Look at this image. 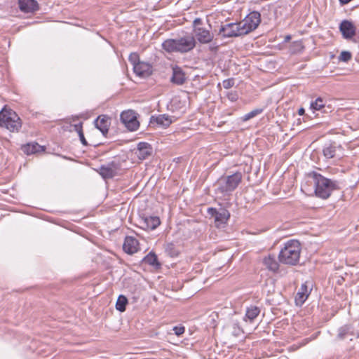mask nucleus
I'll use <instances>...</instances> for the list:
<instances>
[{
  "label": "nucleus",
  "mask_w": 359,
  "mask_h": 359,
  "mask_svg": "<svg viewBox=\"0 0 359 359\" xmlns=\"http://www.w3.org/2000/svg\"><path fill=\"white\" fill-rule=\"evenodd\" d=\"M193 33L194 36H185L177 39L165 40L162 44L163 48L168 53H187L196 47V39L199 43L205 44L210 43L214 38V34L203 26L201 18H196L194 20Z\"/></svg>",
  "instance_id": "f257e3e1"
},
{
  "label": "nucleus",
  "mask_w": 359,
  "mask_h": 359,
  "mask_svg": "<svg viewBox=\"0 0 359 359\" xmlns=\"http://www.w3.org/2000/svg\"><path fill=\"white\" fill-rule=\"evenodd\" d=\"M306 177L314 184V193L316 196L325 200L336 189V184L332 180L325 177L316 172H311L306 174Z\"/></svg>",
  "instance_id": "f03ea898"
},
{
  "label": "nucleus",
  "mask_w": 359,
  "mask_h": 359,
  "mask_svg": "<svg viewBox=\"0 0 359 359\" xmlns=\"http://www.w3.org/2000/svg\"><path fill=\"white\" fill-rule=\"evenodd\" d=\"M301 252V243L297 240H290L285 243L279 252V262L284 264L294 266L299 261Z\"/></svg>",
  "instance_id": "7ed1b4c3"
},
{
  "label": "nucleus",
  "mask_w": 359,
  "mask_h": 359,
  "mask_svg": "<svg viewBox=\"0 0 359 359\" xmlns=\"http://www.w3.org/2000/svg\"><path fill=\"white\" fill-rule=\"evenodd\" d=\"M22 126V121L18 114L8 106L0 111V128L11 133H18Z\"/></svg>",
  "instance_id": "20e7f679"
},
{
  "label": "nucleus",
  "mask_w": 359,
  "mask_h": 359,
  "mask_svg": "<svg viewBox=\"0 0 359 359\" xmlns=\"http://www.w3.org/2000/svg\"><path fill=\"white\" fill-rule=\"evenodd\" d=\"M243 181V174L236 172L232 175L223 176L218 180V189L222 193L231 192L234 191Z\"/></svg>",
  "instance_id": "39448f33"
},
{
  "label": "nucleus",
  "mask_w": 359,
  "mask_h": 359,
  "mask_svg": "<svg viewBox=\"0 0 359 359\" xmlns=\"http://www.w3.org/2000/svg\"><path fill=\"white\" fill-rule=\"evenodd\" d=\"M261 22V15L259 12L250 13L242 21L239 22L241 33L247 34L255 30Z\"/></svg>",
  "instance_id": "423d86ee"
},
{
  "label": "nucleus",
  "mask_w": 359,
  "mask_h": 359,
  "mask_svg": "<svg viewBox=\"0 0 359 359\" xmlns=\"http://www.w3.org/2000/svg\"><path fill=\"white\" fill-rule=\"evenodd\" d=\"M121 120L126 127L131 130H137L140 127L136 113L131 109L123 111L121 114Z\"/></svg>",
  "instance_id": "0eeeda50"
},
{
  "label": "nucleus",
  "mask_w": 359,
  "mask_h": 359,
  "mask_svg": "<svg viewBox=\"0 0 359 359\" xmlns=\"http://www.w3.org/2000/svg\"><path fill=\"white\" fill-rule=\"evenodd\" d=\"M219 34L222 37H235L243 35L241 29L238 23H229L221 27Z\"/></svg>",
  "instance_id": "6e6552de"
},
{
  "label": "nucleus",
  "mask_w": 359,
  "mask_h": 359,
  "mask_svg": "<svg viewBox=\"0 0 359 359\" xmlns=\"http://www.w3.org/2000/svg\"><path fill=\"white\" fill-rule=\"evenodd\" d=\"M208 212L215 217V223L217 227L226 224L230 217L229 212L225 209L217 211L214 208H209Z\"/></svg>",
  "instance_id": "1a4fd4ad"
},
{
  "label": "nucleus",
  "mask_w": 359,
  "mask_h": 359,
  "mask_svg": "<svg viewBox=\"0 0 359 359\" xmlns=\"http://www.w3.org/2000/svg\"><path fill=\"white\" fill-rule=\"evenodd\" d=\"M123 251L128 255H133L140 250V243L133 236H126L123 245Z\"/></svg>",
  "instance_id": "9d476101"
},
{
  "label": "nucleus",
  "mask_w": 359,
  "mask_h": 359,
  "mask_svg": "<svg viewBox=\"0 0 359 359\" xmlns=\"http://www.w3.org/2000/svg\"><path fill=\"white\" fill-rule=\"evenodd\" d=\"M339 30L345 39H351L355 35V27L348 20H343L339 25Z\"/></svg>",
  "instance_id": "9b49d317"
},
{
  "label": "nucleus",
  "mask_w": 359,
  "mask_h": 359,
  "mask_svg": "<svg viewBox=\"0 0 359 359\" xmlns=\"http://www.w3.org/2000/svg\"><path fill=\"white\" fill-rule=\"evenodd\" d=\"M118 170V165L115 162H111L107 165L101 166L99 170V173L103 178L109 179L114 177Z\"/></svg>",
  "instance_id": "f8f14e48"
},
{
  "label": "nucleus",
  "mask_w": 359,
  "mask_h": 359,
  "mask_svg": "<svg viewBox=\"0 0 359 359\" xmlns=\"http://www.w3.org/2000/svg\"><path fill=\"white\" fill-rule=\"evenodd\" d=\"M134 72L139 76L141 77H147L150 76L152 74V66L148 63L144 62H140L137 63L133 67Z\"/></svg>",
  "instance_id": "ddd939ff"
},
{
  "label": "nucleus",
  "mask_w": 359,
  "mask_h": 359,
  "mask_svg": "<svg viewBox=\"0 0 359 359\" xmlns=\"http://www.w3.org/2000/svg\"><path fill=\"white\" fill-rule=\"evenodd\" d=\"M19 8L22 12L34 13L39 9V4L35 0H18Z\"/></svg>",
  "instance_id": "4468645a"
},
{
  "label": "nucleus",
  "mask_w": 359,
  "mask_h": 359,
  "mask_svg": "<svg viewBox=\"0 0 359 359\" xmlns=\"http://www.w3.org/2000/svg\"><path fill=\"white\" fill-rule=\"evenodd\" d=\"M151 124H156L162 128H168L172 123L171 117L166 114H160L156 116H151L150 120Z\"/></svg>",
  "instance_id": "2eb2a0df"
},
{
  "label": "nucleus",
  "mask_w": 359,
  "mask_h": 359,
  "mask_svg": "<svg viewBox=\"0 0 359 359\" xmlns=\"http://www.w3.org/2000/svg\"><path fill=\"white\" fill-rule=\"evenodd\" d=\"M152 152L151 145L144 142H141L137 144V157L140 160H144L149 157Z\"/></svg>",
  "instance_id": "dca6fc26"
},
{
  "label": "nucleus",
  "mask_w": 359,
  "mask_h": 359,
  "mask_svg": "<svg viewBox=\"0 0 359 359\" xmlns=\"http://www.w3.org/2000/svg\"><path fill=\"white\" fill-rule=\"evenodd\" d=\"M110 118L106 115L99 116L95 121V126L103 134L108 133L110 126Z\"/></svg>",
  "instance_id": "f3484780"
},
{
  "label": "nucleus",
  "mask_w": 359,
  "mask_h": 359,
  "mask_svg": "<svg viewBox=\"0 0 359 359\" xmlns=\"http://www.w3.org/2000/svg\"><path fill=\"white\" fill-rule=\"evenodd\" d=\"M172 83L177 85H182L186 81V76L182 69L175 66L172 67V76L170 79Z\"/></svg>",
  "instance_id": "a211bd4d"
},
{
  "label": "nucleus",
  "mask_w": 359,
  "mask_h": 359,
  "mask_svg": "<svg viewBox=\"0 0 359 359\" xmlns=\"http://www.w3.org/2000/svg\"><path fill=\"white\" fill-rule=\"evenodd\" d=\"M22 150L27 155L42 153L45 151V147L41 146L36 142L28 143L22 147Z\"/></svg>",
  "instance_id": "6ab92c4d"
},
{
  "label": "nucleus",
  "mask_w": 359,
  "mask_h": 359,
  "mask_svg": "<svg viewBox=\"0 0 359 359\" xmlns=\"http://www.w3.org/2000/svg\"><path fill=\"white\" fill-rule=\"evenodd\" d=\"M263 264L269 271L273 272H276L279 269V264L273 255H269L265 257L263 259Z\"/></svg>",
  "instance_id": "aec40b11"
},
{
  "label": "nucleus",
  "mask_w": 359,
  "mask_h": 359,
  "mask_svg": "<svg viewBox=\"0 0 359 359\" xmlns=\"http://www.w3.org/2000/svg\"><path fill=\"white\" fill-rule=\"evenodd\" d=\"M144 223L146 228L149 230H154L160 226L161 222L157 216H149L144 218Z\"/></svg>",
  "instance_id": "412c9836"
},
{
  "label": "nucleus",
  "mask_w": 359,
  "mask_h": 359,
  "mask_svg": "<svg viewBox=\"0 0 359 359\" xmlns=\"http://www.w3.org/2000/svg\"><path fill=\"white\" fill-rule=\"evenodd\" d=\"M309 293L307 286L302 285L300 290L297 293L295 297V302L297 305H302L308 298Z\"/></svg>",
  "instance_id": "4be33fe9"
},
{
  "label": "nucleus",
  "mask_w": 359,
  "mask_h": 359,
  "mask_svg": "<svg viewBox=\"0 0 359 359\" xmlns=\"http://www.w3.org/2000/svg\"><path fill=\"white\" fill-rule=\"evenodd\" d=\"M260 310L257 306H253L248 308L245 316V320L248 319L250 321L254 320L259 314Z\"/></svg>",
  "instance_id": "5701e85b"
},
{
  "label": "nucleus",
  "mask_w": 359,
  "mask_h": 359,
  "mask_svg": "<svg viewBox=\"0 0 359 359\" xmlns=\"http://www.w3.org/2000/svg\"><path fill=\"white\" fill-rule=\"evenodd\" d=\"M143 262L153 266H160V264L158 262L157 256L152 252H149L144 257Z\"/></svg>",
  "instance_id": "b1692460"
},
{
  "label": "nucleus",
  "mask_w": 359,
  "mask_h": 359,
  "mask_svg": "<svg viewBox=\"0 0 359 359\" xmlns=\"http://www.w3.org/2000/svg\"><path fill=\"white\" fill-rule=\"evenodd\" d=\"M127 304L128 299L124 295H120L116 303V309L121 312H123L126 311Z\"/></svg>",
  "instance_id": "393cba45"
},
{
  "label": "nucleus",
  "mask_w": 359,
  "mask_h": 359,
  "mask_svg": "<svg viewBox=\"0 0 359 359\" xmlns=\"http://www.w3.org/2000/svg\"><path fill=\"white\" fill-rule=\"evenodd\" d=\"M323 154L327 158H334L336 154V147L333 145L326 147L323 149Z\"/></svg>",
  "instance_id": "a878e982"
},
{
  "label": "nucleus",
  "mask_w": 359,
  "mask_h": 359,
  "mask_svg": "<svg viewBox=\"0 0 359 359\" xmlns=\"http://www.w3.org/2000/svg\"><path fill=\"white\" fill-rule=\"evenodd\" d=\"M325 107L324 102L322 98L318 97L311 104V108L314 110H320Z\"/></svg>",
  "instance_id": "bb28decb"
},
{
  "label": "nucleus",
  "mask_w": 359,
  "mask_h": 359,
  "mask_svg": "<svg viewBox=\"0 0 359 359\" xmlns=\"http://www.w3.org/2000/svg\"><path fill=\"white\" fill-rule=\"evenodd\" d=\"M262 111H263L262 109H255L251 111L250 112L246 114L243 116V121H248V120L254 118L255 116L262 114Z\"/></svg>",
  "instance_id": "cd10ccee"
},
{
  "label": "nucleus",
  "mask_w": 359,
  "mask_h": 359,
  "mask_svg": "<svg viewBox=\"0 0 359 359\" xmlns=\"http://www.w3.org/2000/svg\"><path fill=\"white\" fill-rule=\"evenodd\" d=\"M74 128H75V130L77 131V133L79 134V138H80V140H81V143L83 145H87V142H86V140L85 139V137H84V135H83V130H82L81 124L80 123V124H78V125H75Z\"/></svg>",
  "instance_id": "c85d7f7f"
},
{
  "label": "nucleus",
  "mask_w": 359,
  "mask_h": 359,
  "mask_svg": "<svg viewBox=\"0 0 359 359\" xmlns=\"http://www.w3.org/2000/svg\"><path fill=\"white\" fill-rule=\"evenodd\" d=\"M352 57V55L349 51L344 50L342 51L339 56V60L341 62H347L349 60H351Z\"/></svg>",
  "instance_id": "c756f323"
},
{
  "label": "nucleus",
  "mask_w": 359,
  "mask_h": 359,
  "mask_svg": "<svg viewBox=\"0 0 359 359\" xmlns=\"http://www.w3.org/2000/svg\"><path fill=\"white\" fill-rule=\"evenodd\" d=\"M130 62L133 65V67L135 65H136L137 63H140L141 61H140V56L138 53H132L129 55L128 58Z\"/></svg>",
  "instance_id": "7c9ffc66"
},
{
  "label": "nucleus",
  "mask_w": 359,
  "mask_h": 359,
  "mask_svg": "<svg viewBox=\"0 0 359 359\" xmlns=\"http://www.w3.org/2000/svg\"><path fill=\"white\" fill-rule=\"evenodd\" d=\"M222 84L224 88L229 89L234 85V80L233 79L224 80Z\"/></svg>",
  "instance_id": "2f4dec72"
},
{
  "label": "nucleus",
  "mask_w": 359,
  "mask_h": 359,
  "mask_svg": "<svg viewBox=\"0 0 359 359\" xmlns=\"http://www.w3.org/2000/svg\"><path fill=\"white\" fill-rule=\"evenodd\" d=\"M173 331L177 336H180L183 334L185 332V327L182 325L180 326H175L173 327Z\"/></svg>",
  "instance_id": "473e14b6"
},
{
  "label": "nucleus",
  "mask_w": 359,
  "mask_h": 359,
  "mask_svg": "<svg viewBox=\"0 0 359 359\" xmlns=\"http://www.w3.org/2000/svg\"><path fill=\"white\" fill-rule=\"evenodd\" d=\"M352 0H339V3L341 5H345V4H348L350 1H351Z\"/></svg>",
  "instance_id": "72a5a7b5"
},
{
  "label": "nucleus",
  "mask_w": 359,
  "mask_h": 359,
  "mask_svg": "<svg viewBox=\"0 0 359 359\" xmlns=\"http://www.w3.org/2000/svg\"><path fill=\"white\" fill-rule=\"evenodd\" d=\"M304 113H305V110H304V109L303 107H301L300 109H299L298 114L299 116H303L304 114Z\"/></svg>",
  "instance_id": "f704fd0d"
},
{
  "label": "nucleus",
  "mask_w": 359,
  "mask_h": 359,
  "mask_svg": "<svg viewBox=\"0 0 359 359\" xmlns=\"http://www.w3.org/2000/svg\"><path fill=\"white\" fill-rule=\"evenodd\" d=\"M290 39H291V36H290V35H287V36H285V41L287 42V41H289Z\"/></svg>",
  "instance_id": "c9c22d12"
}]
</instances>
